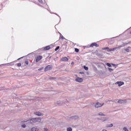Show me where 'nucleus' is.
I'll list each match as a JSON object with an SVG mask.
<instances>
[{"mask_svg":"<svg viewBox=\"0 0 131 131\" xmlns=\"http://www.w3.org/2000/svg\"><path fill=\"white\" fill-rule=\"evenodd\" d=\"M99 120H102L103 122H105V121H109V120H110V118L108 117H102Z\"/></svg>","mask_w":131,"mask_h":131,"instance_id":"1","label":"nucleus"},{"mask_svg":"<svg viewBox=\"0 0 131 131\" xmlns=\"http://www.w3.org/2000/svg\"><path fill=\"white\" fill-rule=\"evenodd\" d=\"M75 81H76V82H79L80 83L83 82V79H82V78L77 76L75 78Z\"/></svg>","mask_w":131,"mask_h":131,"instance_id":"2","label":"nucleus"},{"mask_svg":"<svg viewBox=\"0 0 131 131\" xmlns=\"http://www.w3.org/2000/svg\"><path fill=\"white\" fill-rule=\"evenodd\" d=\"M104 105V103H101L100 102H97L95 104V108H99V107H102Z\"/></svg>","mask_w":131,"mask_h":131,"instance_id":"3","label":"nucleus"},{"mask_svg":"<svg viewBox=\"0 0 131 131\" xmlns=\"http://www.w3.org/2000/svg\"><path fill=\"white\" fill-rule=\"evenodd\" d=\"M115 84H116V85H118V86H122V85H123V84H124V82L122 81H118L115 83Z\"/></svg>","mask_w":131,"mask_h":131,"instance_id":"4","label":"nucleus"},{"mask_svg":"<svg viewBox=\"0 0 131 131\" xmlns=\"http://www.w3.org/2000/svg\"><path fill=\"white\" fill-rule=\"evenodd\" d=\"M53 69V66H48L45 69V71H49V70H52Z\"/></svg>","mask_w":131,"mask_h":131,"instance_id":"5","label":"nucleus"},{"mask_svg":"<svg viewBox=\"0 0 131 131\" xmlns=\"http://www.w3.org/2000/svg\"><path fill=\"white\" fill-rule=\"evenodd\" d=\"M120 48H121V46L110 49L108 50V52H114V51H116V50H118V49H120Z\"/></svg>","mask_w":131,"mask_h":131,"instance_id":"6","label":"nucleus"},{"mask_svg":"<svg viewBox=\"0 0 131 131\" xmlns=\"http://www.w3.org/2000/svg\"><path fill=\"white\" fill-rule=\"evenodd\" d=\"M28 123H35V118H32L30 120H28L27 121Z\"/></svg>","mask_w":131,"mask_h":131,"instance_id":"7","label":"nucleus"},{"mask_svg":"<svg viewBox=\"0 0 131 131\" xmlns=\"http://www.w3.org/2000/svg\"><path fill=\"white\" fill-rule=\"evenodd\" d=\"M26 123H28L27 121H23L21 122V127H23V128L26 127V125L25 124Z\"/></svg>","mask_w":131,"mask_h":131,"instance_id":"8","label":"nucleus"},{"mask_svg":"<svg viewBox=\"0 0 131 131\" xmlns=\"http://www.w3.org/2000/svg\"><path fill=\"white\" fill-rule=\"evenodd\" d=\"M35 115H37V116H43V114L39 112H37L35 113Z\"/></svg>","mask_w":131,"mask_h":131,"instance_id":"9","label":"nucleus"},{"mask_svg":"<svg viewBox=\"0 0 131 131\" xmlns=\"http://www.w3.org/2000/svg\"><path fill=\"white\" fill-rule=\"evenodd\" d=\"M31 131H40L39 129L35 127H33L31 128Z\"/></svg>","mask_w":131,"mask_h":131,"instance_id":"10","label":"nucleus"},{"mask_svg":"<svg viewBox=\"0 0 131 131\" xmlns=\"http://www.w3.org/2000/svg\"><path fill=\"white\" fill-rule=\"evenodd\" d=\"M91 48H93V47H99V45L97 44L96 42L92 43L90 45Z\"/></svg>","mask_w":131,"mask_h":131,"instance_id":"11","label":"nucleus"},{"mask_svg":"<svg viewBox=\"0 0 131 131\" xmlns=\"http://www.w3.org/2000/svg\"><path fill=\"white\" fill-rule=\"evenodd\" d=\"M61 60L62 62H66V61H68L69 59L67 57H64L61 58Z\"/></svg>","mask_w":131,"mask_h":131,"instance_id":"12","label":"nucleus"},{"mask_svg":"<svg viewBox=\"0 0 131 131\" xmlns=\"http://www.w3.org/2000/svg\"><path fill=\"white\" fill-rule=\"evenodd\" d=\"M42 58V56H38L37 57V58L36 59V61L38 62V61H40V60H41Z\"/></svg>","mask_w":131,"mask_h":131,"instance_id":"13","label":"nucleus"},{"mask_svg":"<svg viewBox=\"0 0 131 131\" xmlns=\"http://www.w3.org/2000/svg\"><path fill=\"white\" fill-rule=\"evenodd\" d=\"M36 122H40L41 121V119L40 118H35Z\"/></svg>","mask_w":131,"mask_h":131,"instance_id":"14","label":"nucleus"},{"mask_svg":"<svg viewBox=\"0 0 131 131\" xmlns=\"http://www.w3.org/2000/svg\"><path fill=\"white\" fill-rule=\"evenodd\" d=\"M118 103H119L120 104H122L123 103H125V100H119L118 101Z\"/></svg>","mask_w":131,"mask_h":131,"instance_id":"15","label":"nucleus"},{"mask_svg":"<svg viewBox=\"0 0 131 131\" xmlns=\"http://www.w3.org/2000/svg\"><path fill=\"white\" fill-rule=\"evenodd\" d=\"M97 115H99V116H105V114H104V113H103L102 112L98 113Z\"/></svg>","mask_w":131,"mask_h":131,"instance_id":"16","label":"nucleus"},{"mask_svg":"<svg viewBox=\"0 0 131 131\" xmlns=\"http://www.w3.org/2000/svg\"><path fill=\"white\" fill-rule=\"evenodd\" d=\"M113 124H110L106 125V127H113Z\"/></svg>","mask_w":131,"mask_h":131,"instance_id":"17","label":"nucleus"},{"mask_svg":"<svg viewBox=\"0 0 131 131\" xmlns=\"http://www.w3.org/2000/svg\"><path fill=\"white\" fill-rule=\"evenodd\" d=\"M51 49V47L50 46H47L44 48V50L46 51L47 50H50Z\"/></svg>","mask_w":131,"mask_h":131,"instance_id":"18","label":"nucleus"},{"mask_svg":"<svg viewBox=\"0 0 131 131\" xmlns=\"http://www.w3.org/2000/svg\"><path fill=\"white\" fill-rule=\"evenodd\" d=\"M108 70L110 72H113L114 70L113 69L110 68H108Z\"/></svg>","mask_w":131,"mask_h":131,"instance_id":"19","label":"nucleus"},{"mask_svg":"<svg viewBox=\"0 0 131 131\" xmlns=\"http://www.w3.org/2000/svg\"><path fill=\"white\" fill-rule=\"evenodd\" d=\"M106 65H107V66H108V67H112V63H106Z\"/></svg>","mask_w":131,"mask_h":131,"instance_id":"20","label":"nucleus"},{"mask_svg":"<svg viewBox=\"0 0 131 131\" xmlns=\"http://www.w3.org/2000/svg\"><path fill=\"white\" fill-rule=\"evenodd\" d=\"M67 131H72V128L71 127H69L67 128Z\"/></svg>","mask_w":131,"mask_h":131,"instance_id":"21","label":"nucleus"},{"mask_svg":"<svg viewBox=\"0 0 131 131\" xmlns=\"http://www.w3.org/2000/svg\"><path fill=\"white\" fill-rule=\"evenodd\" d=\"M57 105H62V102L61 101H57Z\"/></svg>","mask_w":131,"mask_h":131,"instance_id":"22","label":"nucleus"},{"mask_svg":"<svg viewBox=\"0 0 131 131\" xmlns=\"http://www.w3.org/2000/svg\"><path fill=\"white\" fill-rule=\"evenodd\" d=\"M123 130L124 131H128V129H127V128L126 127H124L123 128Z\"/></svg>","mask_w":131,"mask_h":131,"instance_id":"23","label":"nucleus"},{"mask_svg":"<svg viewBox=\"0 0 131 131\" xmlns=\"http://www.w3.org/2000/svg\"><path fill=\"white\" fill-rule=\"evenodd\" d=\"M83 68L85 70H89V68H88V67H86L85 66H84Z\"/></svg>","mask_w":131,"mask_h":131,"instance_id":"24","label":"nucleus"},{"mask_svg":"<svg viewBox=\"0 0 131 131\" xmlns=\"http://www.w3.org/2000/svg\"><path fill=\"white\" fill-rule=\"evenodd\" d=\"M60 38H61V39H64V37L62 35V34H60Z\"/></svg>","mask_w":131,"mask_h":131,"instance_id":"25","label":"nucleus"},{"mask_svg":"<svg viewBox=\"0 0 131 131\" xmlns=\"http://www.w3.org/2000/svg\"><path fill=\"white\" fill-rule=\"evenodd\" d=\"M75 52H76V53H78L79 52V50L77 48H76L75 49Z\"/></svg>","mask_w":131,"mask_h":131,"instance_id":"26","label":"nucleus"},{"mask_svg":"<svg viewBox=\"0 0 131 131\" xmlns=\"http://www.w3.org/2000/svg\"><path fill=\"white\" fill-rule=\"evenodd\" d=\"M43 129L44 131H50V130H49V129L46 128H43Z\"/></svg>","mask_w":131,"mask_h":131,"instance_id":"27","label":"nucleus"},{"mask_svg":"<svg viewBox=\"0 0 131 131\" xmlns=\"http://www.w3.org/2000/svg\"><path fill=\"white\" fill-rule=\"evenodd\" d=\"M59 49H60V47L58 46L55 49V51H58L59 50Z\"/></svg>","mask_w":131,"mask_h":131,"instance_id":"28","label":"nucleus"},{"mask_svg":"<svg viewBox=\"0 0 131 131\" xmlns=\"http://www.w3.org/2000/svg\"><path fill=\"white\" fill-rule=\"evenodd\" d=\"M42 69H43V68H41L40 69H38V71H41V70H42Z\"/></svg>","mask_w":131,"mask_h":131,"instance_id":"29","label":"nucleus"},{"mask_svg":"<svg viewBox=\"0 0 131 131\" xmlns=\"http://www.w3.org/2000/svg\"><path fill=\"white\" fill-rule=\"evenodd\" d=\"M17 66L18 67H20V66H21V63H17Z\"/></svg>","mask_w":131,"mask_h":131,"instance_id":"30","label":"nucleus"},{"mask_svg":"<svg viewBox=\"0 0 131 131\" xmlns=\"http://www.w3.org/2000/svg\"><path fill=\"white\" fill-rule=\"evenodd\" d=\"M108 49H109V48L106 47V48H105L102 49V50H108Z\"/></svg>","mask_w":131,"mask_h":131,"instance_id":"31","label":"nucleus"},{"mask_svg":"<svg viewBox=\"0 0 131 131\" xmlns=\"http://www.w3.org/2000/svg\"><path fill=\"white\" fill-rule=\"evenodd\" d=\"M125 51L126 52H129V50L128 49H126Z\"/></svg>","mask_w":131,"mask_h":131,"instance_id":"32","label":"nucleus"},{"mask_svg":"<svg viewBox=\"0 0 131 131\" xmlns=\"http://www.w3.org/2000/svg\"><path fill=\"white\" fill-rule=\"evenodd\" d=\"M25 63L27 65H28V61H26Z\"/></svg>","mask_w":131,"mask_h":131,"instance_id":"33","label":"nucleus"},{"mask_svg":"<svg viewBox=\"0 0 131 131\" xmlns=\"http://www.w3.org/2000/svg\"><path fill=\"white\" fill-rule=\"evenodd\" d=\"M39 2L41 4L42 3V0H38Z\"/></svg>","mask_w":131,"mask_h":131,"instance_id":"34","label":"nucleus"},{"mask_svg":"<svg viewBox=\"0 0 131 131\" xmlns=\"http://www.w3.org/2000/svg\"><path fill=\"white\" fill-rule=\"evenodd\" d=\"M112 65L114 67L116 66V64H114V63H112Z\"/></svg>","mask_w":131,"mask_h":131,"instance_id":"35","label":"nucleus"},{"mask_svg":"<svg viewBox=\"0 0 131 131\" xmlns=\"http://www.w3.org/2000/svg\"><path fill=\"white\" fill-rule=\"evenodd\" d=\"M12 65H14V64H12V63H9V66H12Z\"/></svg>","mask_w":131,"mask_h":131,"instance_id":"36","label":"nucleus"},{"mask_svg":"<svg viewBox=\"0 0 131 131\" xmlns=\"http://www.w3.org/2000/svg\"><path fill=\"white\" fill-rule=\"evenodd\" d=\"M71 65H74V62H71Z\"/></svg>","mask_w":131,"mask_h":131,"instance_id":"37","label":"nucleus"},{"mask_svg":"<svg viewBox=\"0 0 131 131\" xmlns=\"http://www.w3.org/2000/svg\"><path fill=\"white\" fill-rule=\"evenodd\" d=\"M102 131H107L106 129H103Z\"/></svg>","mask_w":131,"mask_h":131,"instance_id":"38","label":"nucleus"},{"mask_svg":"<svg viewBox=\"0 0 131 131\" xmlns=\"http://www.w3.org/2000/svg\"><path fill=\"white\" fill-rule=\"evenodd\" d=\"M2 103V101L0 100V104Z\"/></svg>","mask_w":131,"mask_h":131,"instance_id":"39","label":"nucleus"},{"mask_svg":"<svg viewBox=\"0 0 131 131\" xmlns=\"http://www.w3.org/2000/svg\"><path fill=\"white\" fill-rule=\"evenodd\" d=\"M19 59H20V58H18V60H19Z\"/></svg>","mask_w":131,"mask_h":131,"instance_id":"40","label":"nucleus"},{"mask_svg":"<svg viewBox=\"0 0 131 131\" xmlns=\"http://www.w3.org/2000/svg\"><path fill=\"white\" fill-rule=\"evenodd\" d=\"M130 34H131V31H130Z\"/></svg>","mask_w":131,"mask_h":131,"instance_id":"41","label":"nucleus"}]
</instances>
